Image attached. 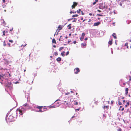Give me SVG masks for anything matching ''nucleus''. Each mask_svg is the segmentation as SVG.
Returning <instances> with one entry per match:
<instances>
[{
  "instance_id": "obj_1",
  "label": "nucleus",
  "mask_w": 131,
  "mask_h": 131,
  "mask_svg": "<svg viewBox=\"0 0 131 131\" xmlns=\"http://www.w3.org/2000/svg\"><path fill=\"white\" fill-rule=\"evenodd\" d=\"M5 86L10 89L12 88L13 85L10 81H7V82H6L5 84Z\"/></svg>"
},
{
  "instance_id": "obj_2",
  "label": "nucleus",
  "mask_w": 131,
  "mask_h": 131,
  "mask_svg": "<svg viewBox=\"0 0 131 131\" xmlns=\"http://www.w3.org/2000/svg\"><path fill=\"white\" fill-rule=\"evenodd\" d=\"M21 108H19L17 109V111L18 112H19V114L20 115H22L23 114L24 112L25 111V109L23 107H20Z\"/></svg>"
},
{
  "instance_id": "obj_3",
  "label": "nucleus",
  "mask_w": 131,
  "mask_h": 131,
  "mask_svg": "<svg viewBox=\"0 0 131 131\" xmlns=\"http://www.w3.org/2000/svg\"><path fill=\"white\" fill-rule=\"evenodd\" d=\"M13 117L12 115H10L6 120L7 122H9L13 121Z\"/></svg>"
},
{
  "instance_id": "obj_4",
  "label": "nucleus",
  "mask_w": 131,
  "mask_h": 131,
  "mask_svg": "<svg viewBox=\"0 0 131 131\" xmlns=\"http://www.w3.org/2000/svg\"><path fill=\"white\" fill-rule=\"evenodd\" d=\"M45 107H35L36 109H38V110H37L38 112H43L45 111L44 110Z\"/></svg>"
},
{
  "instance_id": "obj_5",
  "label": "nucleus",
  "mask_w": 131,
  "mask_h": 131,
  "mask_svg": "<svg viewBox=\"0 0 131 131\" xmlns=\"http://www.w3.org/2000/svg\"><path fill=\"white\" fill-rule=\"evenodd\" d=\"M99 8L100 9H107V6H106L104 4H101L99 7Z\"/></svg>"
},
{
  "instance_id": "obj_6",
  "label": "nucleus",
  "mask_w": 131,
  "mask_h": 131,
  "mask_svg": "<svg viewBox=\"0 0 131 131\" xmlns=\"http://www.w3.org/2000/svg\"><path fill=\"white\" fill-rule=\"evenodd\" d=\"M80 71L79 69L78 68H76L74 69V72L75 74H77Z\"/></svg>"
},
{
  "instance_id": "obj_7",
  "label": "nucleus",
  "mask_w": 131,
  "mask_h": 131,
  "mask_svg": "<svg viewBox=\"0 0 131 131\" xmlns=\"http://www.w3.org/2000/svg\"><path fill=\"white\" fill-rule=\"evenodd\" d=\"M77 3L75 2H74L73 3V4L72 6V9L74 8L75 7L77 6Z\"/></svg>"
},
{
  "instance_id": "obj_8",
  "label": "nucleus",
  "mask_w": 131,
  "mask_h": 131,
  "mask_svg": "<svg viewBox=\"0 0 131 131\" xmlns=\"http://www.w3.org/2000/svg\"><path fill=\"white\" fill-rule=\"evenodd\" d=\"M63 26H61V25H60L58 27V29L57 30V31L58 30L59 31H58V32L59 31L62 29V28Z\"/></svg>"
},
{
  "instance_id": "obj_9",
  "label": "nucleus",
  "mask_w": 131,
  "mask_h": 131,
  "mask_svg": "<svg viewBox=\"0 0 131 131\" xmlns=\"http://www.w3.org/2000/svg\"><path fill=\"white\" fill-rule=\"evenodd\" d=\"M100 24V22L99 21L96 23H95L94 24L93 26H97L99 25Z\"/></svg>"
},
{
  "instance_id": "obj_10",
  "label": "nucleus",
  "mask_w": 131,
  "mask_h": 131,
  "mask_svg": "<svg viewBox=\"0 0 131 131\" xmlns=\"http://www.w3.org/2000/svg\"><path fill=\"white\" fill-rule=\"evenodd\" d=\"M112 36L115 39H117L116 34L115 33H113V34L112 35Z\"/></svg>"
},
{
  "instance_id": "obj_11",
  "label": "nucleus",
  "mask_w": 131,
  "mask_h": 131,
  "mask_svg": "<svg viewBox=\"0 0 131 131\" xmlns=\"http://www.w3.org/2000/svg\"><path fill=\"white\" fill-rule=\"evenodd\" d=\"M112 40H113V39H111V40H110L108 42V44L110 45H111L112 43Z\"/></svg>"
},
{
  "instance_id": "obj_12",
  "label": "nucleus",
  "mask_w": 131,
  "mask_h": 131,
  "mask_svg": "<svg viewBox=\"0 0 131 131\" xmlns=\"http://www.w3.org/2000/svg\"><path fill=\"white\" fill-rule=\"evenodd\" d=\"M61 59L60 57H58L57 59L56 60L57 61L59 62L61 61Z\"/></svg>"
},
{
  "instance_id": "obj_13",
  "label": "nucleus",
  "mask_w": 131,
  "mask_h": 131,
  "mask_svg": "<svg viewBox=\"0 0 131 131\" xmlns=\"http://www.w3.org/2000/svg\"><path fill=\"white\" fill-rule=\"evenodd\" d=\"M65 52L64 51L62 52L61 53V55L63 57H64L65 56Z\"/></svg>"
},
{
  "instance_id": "obj_14",
  "label": "nucleus",
  "mask_w": 131,
  "mask_h": 131,
  "mask_svg": "<svg viewBox=\"0 0 131 131\" xmlns=\"http://www.w3.org/2000/svg\"><path fill=\"white\" fill-rule=\"evenodd\" d=\"M86 42L85 43H82L81 44V45L83 47L86 46Z\"/></svg>"
},
{
  "instance_id": "obj_15",
  "label": "nucleus",
  "mask_w": 131,
  "mask_h": 131,
  "mask_svg": "<svg viewBox=\"0 0 131 131\" xmlns=\"http://www.w3.org/2000/svg\"><path fill=\"white\" fill-rule=\"evenodd\" d=\"M128 88H127L125 89V91L126 92L125 94L126 95H127L128 94Z\"/></svg>"
},
{
  "instance_id": "obj_16",
  "label": "nucleus",
  "mask_w": 131,
  "mask_h": 131,
  "mask_svg": "<svg viewBox=\"0 0 131 131\" xmlns=\"http://www.w3.org/2000/svg\"><path fill=\"white\" fill-rule=\"evenodd\" d=\"M71 24H69L68 26V28L69 29H70L71 28Z\"/></svg>"
},
{
  "instance_id": "obj_17",
  "label": "nucleus",
  "mask_w": 131,
  "mask_h": 131,
  "mask_svg": "<svg viewBox=\"0 0 131 131\" xmlns=\"http://www.w3.org/2000/svg\"><path fill=\"white\" fill-rule=\"evenodd\" d=\"M124 109V108H122V107H120L119 108V110H121L122 111H123Z\"/></svg>"
},
{
  "instance_id": "obj_18",
  "label": "nucleus",
  "mask_w": 131,
  "mask_h": 131,
  "mask_svg": "<svg viewBox=\"0 0 131 131\" xmlns=\"http://www.w3.org/2000/svg\"><path fill=\"white\" fill-rule=\"evenodd\" d=\"M52 42L53 43H54L55 44L56 43V40H55V39H52Z\"/></svg>"
},
{
  "instance_id": "obj_19",
  "label": "nucleus",
  "mask_w": 131,
  "mask_h": 131,
  "mask_svg": "<svg viewBox=\"0 0 131 131\" xmlns=\"http://www.w3.org/2000/svg\"><path fill=\"white\" fill-rule=\"evenodd\" d=\"M125 46L127 47V48L128 49V43L127 42L126 43L125 45Z\"/></svg>"
},
{
  "instance_id": "obj_20",
  "label": "nucleus",
  "mask_w": 131,
  "mask_h": 131,
  "mask_svg": "<svg viewBox=\"0 0 131 131\" xmlns=\"http://www.w3.org/2000/svg\"><path fill=\"white\" fill-rule=\"evenodd\" d=\"M4 75L3 74L2 75H0V79H2L3 78V76Z\"/></svg>"
},
{
  "instance_id": "obj_21",
  "label": "nucleus",
  "mask_w": 131,
  "mask_h": 131,
  "mask_svg": "<svg viewBox=\"0 0 131 131\" xmlns=\"http://www.w3.org/2000/svg\"><path fill=\"white\" fill-rule=\"evenodd\" d=\"M73 102H74L73 104H74V105H77L78 104V103L77 102H76L75 101H74Z\"/></svg>"
},
{
  "instance_id": "obj_22",
  "label": "nucleus",
  "mask_w": 131,
  "mask_h": 131,
  "mask_svg": "<svg viewBox=\"0 0 131 131\" xmlns=\"http://www.w3.org/2000/svg\"><path fill=\"white\" fill-rule=\"evenodd\" d=\"M78 15H77V14H75V15H73L72 16V17H77L78 16Z\"/></svg>"
},
{
  "instance_id": "obj_23",
  "label": "nucleus",
  "mask_w": 131,
  "mask_h": 131,
  "mask_svg": "<svg viewBox=\"0 0 131 131\" xmlns=\"http://www.w3.org/2000/svg\"><path fill=\"white\" fill-rule=\"evenodd\" d=\"M63 48H64V47H60L59 49V51H61L62 49Z\"/></svg>"
},
{
  "instance_id": "obj_24",
  "label": "nucleus",
  "mask_w": 131,
  "mask_h": 131,
  "mask_svg": "<svg viewBox=\"0 0 131 131\" xmlns=\"http://www.w3.org/2000/svg\"><path fill=\"white\" fill-rule=\"evenodd\" d=\"M81 10L80 9H79V10L77 11V12L78 13H80Z\"/></svg>"
},
{
  "instance_id": "obj_25",
  "label": "nucleus",
  "mask_w": 131,
  "mask_h": 131,
  "mask_svg": "<svg viewBox=\"0 0 131 131\" xmlns=\"http://www.w3.org/2000/svg\"><path fill=\"white\" fill-rule=\"evenodd\" d=\"M84 37H81L80 38V40L81 41H82Z\"/></svg>"
},
{
  "instance_id": "obj_26",
  "label": "nucleus",
  "mask_w": 131,
  "mask_h": 131,
  "mask_svg": "<svg viewBox=\"0 0 131 131\" xmlns=\"http://www.w3.org/2000/svg\"><path fill=\"white\" fill-rule=\"evenodd\" d=\"M85 34L84 33H83L82 34V37H84V36H85Z\"/></svg>"
},
{
  "instance_id": "obj_27",
  "label": "nucleus",
  "mask_w": 131,
  "mask_h": 131,
  "mask_svg": "<svg viewBox=\"0 0 131 131\" xmlns=\"http://www.w3.org/2000/svg\"><path fill=\"white\" fill-rule=\"evenodd\" d=\"M54 54L55 56H57L58 55V53L57 52H54Z\"/></svg>"
},
{
  "instance_id": "obj_28",
  "label": "nucleus",
  "mask_w": 131,
  "mask_h": 131,
  "mask_svg": "<svg viewBox=\"0 0 131 131\" xmlns=\"http://www.w3.org/2000/svg\"><path fill=\"white\" fill-rule=\"evenodd\" d=\"M76 13V12H72V11H71L70 13V14H72V13Z\"/></svg>"
},
{
  "instance_id": "obj_29",
  "label": "nucleus",
  "mask_w": 131,
  "mask_h": 131,
  "mask_svg": "<svg viewBox=\"0 0 131 131\" xmlns=\"http://www.w3.org/2000/svg\"><path fill=\"white\" fill-rule=\"evenodd\" d=\"M69 53V51H67L66 54V56H67L68 55Z\"/></svg>"
},
{
  "instance_id": "obj_30",
  "label": "nucleus",
  "mask_w": 131,
  "mask_h": 131,
  "mask_svg": "<svg viewBox=\"0 0 131 131\" xmlns=\"http://www.w3.org/2000/svg\"><path fill=\"white\" fill-rule=\"evenodd\" d=\"M5 30H4L3 31V35L4 36H5Z\"/></svg>"
},
{
  "instance_id": "obj_31",
  "label": "nucleus",
  "mask_w": 131,
  "mask_h": 131,
  "mask_svg": "<svg viewBox=\"0 0 131 131\" xmlns=\"http://www.w3.org/2000/svg\"><path fill=\"white\" fill-rule=\"evenodd\" d=\"M129 102H128L127 103V105H126L125 106H129Z\"/></svg>"
},
{
  "instance_id": "obj_32",
  "label": "nucleus",
  "mask_w": 131,
  "mask_h": 131,
  "mask_svg": "<svg viewBox=\"0 0 131 131\" xmlns=\"http://www.w3.org/2000/svg\"><path fill=\"white\" fill-rule=\"evenodd\" d=\"M9 41L11 43H13V40H9Z\"/></svg>"
},
{
  "instance_id": "obj_33",
  "label": "nucleus",
  "mask_w": 131,
  "mask_h": 131,
  "mask_svg": "<svg viewBox=\"0 0 131 131\" xmlns=\"http://www.w3.org/2000/svg\"><path fill=\"white\" fill-rule=\"evenodd\" d=\"M97 15L99 16H103L102 15L99 14H97Z\"/></svg>"
},
{
  "instance_id": "obj_34",
  "label": "nucleus",
  "mask_w": 131,
  "mask_h": 131,
  "mask_svg": "<svg viewBox=\"0 0 131 131\" xmlns=\"http://www.w3.org/2000/svg\"><path fill=\"white\" fill-rule=\"evenodd\" d=\"M117 131H122V129H121V128H120L117 129Z\"/></svg>"
},
{
  "instance_id": "obj_35",
  "label": "nucleus",
  "mask_w": 131,
  "mask_h": 131,
  "mask_svg": "<svg viewBox=\"0 0 131 131\" xmlns=\"http://www.w3.org/2000/svg\"><path fill=\"white\" fill-rule=\"evenodd\" d=\"M80 109V108H78V109H75V111L77 112L78 111H79V110Z\"/></svg>"
},
{
  "instance_id": "obj_36",
  "label": "nucleus",
  "mask_w": 131,
  "mask_h": 131,
  "mask_svg": "<svg viewBox=\"0 0 131 131\" xmlns=\"http://www.w3.org/2000/svg\"><path fill=\"white\" fill-rule=\"evenodd\" d=\"M96 2H94L93 4V5H95L96 4Z\"/></svg>"
},
{
  "instance_id": "obj_37",
  "label": "nucleus",
  "mask_w": 131,
  "mask_h": 131,
  "mask_svg": "<svg viewBox=\"0 0 131 131\" xmlns=\"http://www.w3.org/2000/svg\"><path fill=\"white\" fill-rule=\"evenodd\" d=\"M114 102V101H111V103L112 104H113Z\"/></svg>"
},
{
  "instance_id": "obj_38",
  "label": "nucleus",
  "mask_w": 131,
  "mask_h": 131,
  "mask_svg": "<svg viewBox=\"0 0 131 131\" xmlns=\"http://www.w3.org/2000/svg\"><path fill=\"white\" fill-rule=\"evenodd\" d=\"M81 14L82 15H83L84 14V13L82 11L81 12Z\"/></svg>"
},
{
  "instance_id": "obj_39",
  "label": "nucleus",
  "mask_w": 131,
  "mask_h": 131,
  "mask_svg": "<svg viewBox=\"0 0 131 131\" xmlns=\"http://www.w3.org/2000/svg\"><path fill=\"white\" fill-rule=\"evenodd\" d=\"M76 43V41L75 40L74 41H73V43H74V44H75Z\"/></svg>"
},
{
  "instance_id": "obj_40",
  "label": "nucleus",
  "mask_w": 131,
  "mask_h": 131,
  "mask_svg": "<svg viewBox=\"0 0 131 131\" xmlns=\"http://www.w3.org/2000/svg\"><path fill=\"white\" fill-rule=\"evenodd\" d=\"M61 37H62V36H60V38L59 39V41H60V40H61Z\"/></svg>"
},
{
  "instance_id": "obj_41",
  "label": "nucleus",
  "mask_w": 131,
  "mask_h": 131,
  "mask_svg": "<svg viewBox=\"0 0 131 131\" xmlns=\"http://www.w3.org/2000/svg\"><path fill=\"white\" fill-rule=\"evenodd\" d=\"M3 2L4 3H5V0H2Z\"/></svg>"
},
{
  "instance_id": "obj_42",
  "label": "nucleus",
  "mask_w": 131,
  "mask_h": 131,
  "mask_svg": "<svg viewBox=\"0 0 131 131\" xmlns=\"http://www.w3.org/2000/svg\"><path fill=\"white\" fill-rule=\"evenodd\" d=\"M97 11H98L99 12H101V11L100 10H97Z\"/></svg>"
},
{
  "instance_id": "obj_43",
  "label": "nucleus",
  "mask_w": 131,
  "mask_h": 131,
  "mask_svg": "<svg viewBox=\"0 0 131 131\" xmlns=\"http://www.w3.org/2000/svg\"><path fill=\"white\" fill-rule=\"evenodd\" d=\"M103 116L105 118H106L105 115L103 114Z\"/></svg>"
},
{
  "instance_id": "obj_44",
  "label": "nucleus",
  "mask_w": 131,
  "mask_h": 131,
  "mask_svg": "<svg viewBox=\"0 0 131 131\" xmlns=\"http://www.w3.org/2000/svg\"><path fill=\"white\" fill-rule=\"evenodd\" d=\"M88 39V38H85L84 39V40H86Z\"/></svg>"
},
{
  "instance_id": "obj_45",
  "label": "nucleus",
  "mask_w": 131,
  "mask_h": 131,
  "mask_svg": "<svg viewBox=\"0 0 131 131\" xmlns=\"http://www.w3.org/2000/svg\"><path fill=\"white\" fill-rule=\"evenodd\" d=\"M119 105H121L122 104V103L121 102H119Z\"/></svg>"
},
{
  "instance_id": "obj_46",
  "label": "nucleus",
  "mask_w": 131,
  "mask_h": 131,
  "mask_svg": "<svg viewBox=\"0 0 131 131\" xmlns=\"http://www.w3.org/2000/svg\"><path fill=\"white\" fill-rule=\"evenodd\" d=\"M24 106H27V104H25L24 105Z\"/></svg>"
},
{
  "instance_id": "obj_47",
  "label": "nucleus",
  "mask_w": 131,
  "mask_h": 131,
  "mask_svg": "<svg viewBox=\"0 0 131 131\" xmlns=\"http://www.w3.org/2000/svg\"><path fill=\"white\" fill-rule=\"evenodd\" d=\"M89 15H90L91 16L92 15V14L91 13H90L89 14Z\"/></svg>"
},
{
  "instance_id": "obj_48",
  "label": "nucleus",
  "mask_w": 131,
  "mask_h": 131,
  "mask_svg": "<svg viewBox=\"0 0 131 131\" xmlns=\"http://www.w3.org/2000/svg\"><path fill=\"white\" fill-rule=\"evenodd\" d=\"M55 103H57L58 104H59V103L58 102H57V101H56L55 102Z\"/></svg>"
},
{
  "instance_id": "obj_49",
  "label": "nucleus",
  "mask_w": 131,
  "mask_h": 131,
  "mask_svg": "<svg viewBox=\"0 0 131 131\" xmlns=\"http://www.w3.org/2000/svg\"><path fill=\"white\" fill-rule=\"evenodd\" d=\"M98 1V0H95V2H96H96H97Z\"/></svg>"
},
{
  "instance_id": "obj_50",
  "label": "nucleus",
  "mask_w": 131,
  "mask_h": 131,
  "mask_svg": "<svg viewBox=\"0 0 131 131\" xmlns=\"http://www.w3.org/2000/svg\"><path fill=\"white\" fill-rule=\"evenodd\" d=\"M13 29L12 28V29H11L10 30V31H11L13 30Z\"/></svg>"
},
{
  "instance_id": "obj_51",
  "label": "nucleus",
  "mask_w": 131,
  "mask_h": 131,
  "mask_svg": "<svg viewBox=\"0 0 131 131\" xmlns=\"http://www.w3.org/2000/svg\"><path fill=\"white\" fill-rule=\"evenodd\" d=\"M71 42V40H70L69 41H68V43H70V42Z\"/></svg>"
},
{
  "instance_id": "obj_52",
  "label": "nucleus",
  "mask_w": 131,
  "mask_h": 131,
  "mask_svg": "<svg viewBox=\"0 0 131 131\" xmlns=\"http://www.w3.org/2000/svg\"><path fill=\"white\" fill-rule=\"evenodd\" d=\"M108 107H104V109L105 108V107H106V108H108Z\"/></svg>"
},
{
  "instance_id": "obj_53",
  "label": "nucleus",
  "mask_w": 131,
  "mask_h": 131,
  "mask_svg": "<svg viewBox=\"0 0 131 131\" xmlns=\"http://www.w3.org/2000/svg\"><path fill=\"white\" fill-rule=\"evenodd\" d=\"M91 21V19H90L88 21V22H90Z\"/></svg>"
},
{
  "instance_id": "obj_54",
  "label": "nucleus",
  "mask_w": 131,
  "mask_h": 131,
  "mask_svg": "<svg viewBox=\"0 0 131 131\" xmlns=\"http://www.w3.org/2000/svg\"><path fill=\"white\" fill-rule=\"evenodd\" d=\"M53 47L54 48H55L56 47V46L55 45H54L53 46Z\"/></svg>"
},
{
  "instance_id": "obj_55",
  "label": "nucleus",
  "mask_w": 131,
  "mask_h": 131,
  "mask_svg": "<svg viewBox=\"0 0 131 131\" xmlns=\"http://www.w3.org/2000/svg\"><path fill=\"white\" fill-rule=\"evenodd\" d=\"M86 20V19H84V20L83 21H82V22H84V21H85V20Z\"/></svg>"
},
{
  "instance_id": "obj_56",
  "label": "nucleus",
  "mask_w": 131,
  "mask_h": 131,
  "mask_svg": "<svg viewBox=\"0 0 131 131\" xmlns=\"http://www.w3.org/2000/svg\"><path fill=\"white\" fill-rule=\"evenodd\" d=\"M97 19H98V20H99V19H100V18H99H99H97Z\"/></svg>"
},
{
  "instance_id": "obj_57",
  "label": "nucleus",
  "mask_w": 131,
  "mask_h": 131,
  "mask_svg": "<svg viewBox=\"0 0 131 131\" xmlns=\"http://www.w3.org/2000/svg\"><path fill=\"white\" fill-rule=\"evenodd\" d=\"M83 19V18H81V20H82Z\"/></svg>"
},
{
  "instance_id": "obj_58",
  "label": "nucleus",
  "mask_w": 131,
  "mask_h": 131,
  "mask_svg": "<svg viewBox=\"0 0 131 131\" xmlns=\"http://www.w3.org/2000/svg\"><path fill=\"white\" fill-rule=\"evenodd\" d=\"M59 106V104H58V105H57V106Z\"/></svg>"
},
{
  "instance_id": "obj_59",
  "label": "nucleus",
  "mask_w": 131,
  "mask_h": 131,
  "mask_svg": "<svg viewBox=\"0 0 131 131\" xmlns=\"http://www.w3.org/2000/svg\"><path fill=\"white\" fill-rule=\"evenodd\" d=\"M25 71H26V70H25H25H24V72H25Z\"/></svg>"
},
{
  "instance_id": "obj_60",
  "label": "nucleus",
  "mask_w": 131,
  "mask_h": 131,
  "mask_svg": "<svg viewBox=\"0 0 131 131\" xmlns=\"http://www.w3.org/2000/svg\"><path fill=\"white\" fill-rule=\"evenodd\" d=\"M67 38V37L66 36V38Z\"/></svg>"
},
{
  "instance_id": "obj_61",
  "label": "nucleus",
  "mask_w": 131,
  "mask_h": 131,
  "mask_svg": "<svg viewBox=\"0 0 131 131\" xmlns=\"http://www.w3.org/2000/svg\"><path fill=\"white\" fill-rule=\"evenodd\" d=\"M50 107V108H52V107Z\"/></svg>"
},
{
  "instance_id": "obj_62",
  "label": "nucleus",
  "mask_w": 131,
  "mask_h": 131,
  "mask_svg": "<svg viewBox=\"0 0 131 131\" xmlns=\"http://www.w3.org/2000/svg\"><path fill=\"white\" fill-rule=\"evenodd\" d=\"M73 21V22H74V21L75 22V20H74V21Z\"/></svg>"
},
{
  "instance_id": "obj_63",
  "label": "nucleus",
  "mask_w": 131,
  "mask_h": 131,
  "mask_svg": "<svg viewBox=\"0 0 131 131\" xmlns=\"http://www.w3.org/2000/svg\"><path fill=\"white\" fill-rule=\"evenodd\" d=\"M69 35H71V34H69Z\"/></svg>"
},
{
  "instance_id": "obj_64",
  "label": "nucleus",
  "mask_w": 131,
  "mask_h": 131,
  "mask_svg": "<svg viewBox=\"0 0 131 131\" xmlns=\"http://www.w3.org/2000/svg\"><path fill=\"white\" fill-rule=\"evenodd\" d=\"M50 57L51 58H52V56H51Z\"/></svg>"
}]
</instances>
